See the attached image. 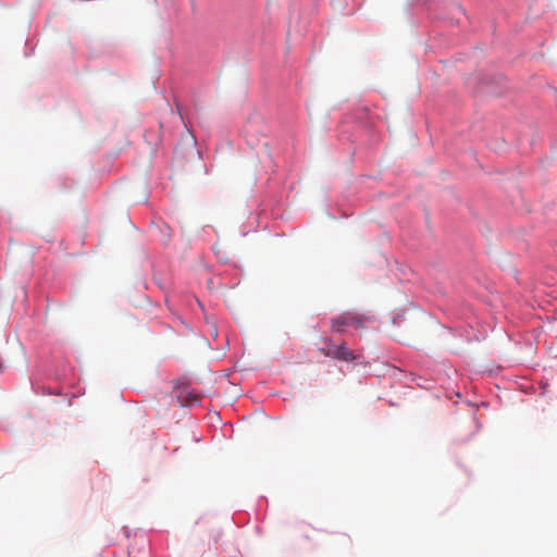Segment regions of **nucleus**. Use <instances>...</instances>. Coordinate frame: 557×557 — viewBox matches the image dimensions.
<instances>
[{
    "instance_id": "3",
    "label": "nucleus",
    "mask_w": 557,
    "mask_h": 557,
    "mask_svg": "<svg viewBox=\"0 0 557 557\" xmlns=\"http://www.w3.org/2000/svg\"><path fill=\"white\" fill-rule=\"evenodd\" d=\"M331 544L336 548H346L350 546L351 539L346 533H334Z\"/></svg>"
},
{
    "instance_id": "4",
    "label": "nucleus",
    "mask_w": 557,
    "mask_h": 557,
    "mask_svg": "<svg viewBox=\"0 0 557 557\" xmlns=\"http://www.w3.org/2000/svg\"><path fill=\"white\" fill-rule=\"evenodd\" d=\"M199 403V397L197 395H190V401L188 405L197 404Z\"/></svg>"
},
{
    "instance_id": "2",
    "label": "nucleus",
    "mask_w": 557,
    "mask_h": 557,
    "mask_svg": "<svg viewBox=\"0 0 557 557\" xmlns=\"http://www.w3.org/2000/svg\"><path fill=\"white\" fill-rule=\"evenodd\" d=\"M332 331L342 333L346 326L361 327L362 321L356 314L346 312L332 319Z\"/></svg>"
},
{
    "instance_id": "1",
    "label": "nucleus",
    "mask_w": 557,
    "mask_h": 557,
    "mask_svg": "<svg viewBox=\"0 0 557 557\" xmlns=\"http://www.w3.org/2000/svg\"><path fill=\"white\" fill-rule=\"evenodd\" d=\"M319 351L325 356L342 361H354L358 358L352 350H350L345 343L334 345L331 339H324V346L319 348Z\"/></svg>"
}]
</instances>
